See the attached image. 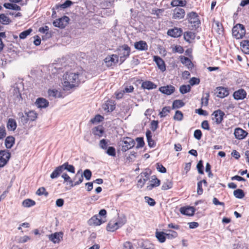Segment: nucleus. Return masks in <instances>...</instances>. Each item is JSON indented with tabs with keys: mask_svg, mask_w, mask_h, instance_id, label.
<instances>
[{
	"mask_svg": "<svg viewBox=\"0 0 249 249\" xmlns=\"http://www.w3.org/2000/svg\"><path fill=\"white\" fill-rule=\"evenodd\" d=\"M106 153L109 156L115 157L116 155V149L113 146H109L107 149Z\"/></svg>",
	"mask_w": 249,
	"mask_h": 249,
	"instance_id": "53",
	"label": "nucleus"
},
{
	"mask_svg": "<svg viewBox=\"0 0 249 249\" xmlns=\"http://www.w3.org/2000/svg\"><path fill=\"white\" fill-rule=\"evenodd\" d=\"M146 137L147 138L148 144L150 147H154L156 145L155 142L152 139V136L151 131L147 130L146 132Z\"/></svg>",
	"mask_w": 249,
	"mask_h": 249,
	"instance_id": "33",
	"label": "nucleus"
},
{
	"mask_svg": "<svg viewBox=\"0 0 249 249\" xmlns=\"http://www.w3.org/2000/svg\"><path fill=\"white\" fill-rule=\"evenodd\" d=\"M21 120L22 122L26 124L28 121H35L38 116V114L34 110H30L28 112H25V115L21 113Z\"/></svg>",
	"mask_w": 249,
	"mask_h": 249,
	"instance_id": "6",
	"label": "nucleus"
},
{
	"mask_svg": "<svg viewBox=\"0 0 249 249\" xmlns=\"http://www.w3.org/2000/svg\"><path fill=\"white\" fill-rule=\"evenodd\" d=\"M105 222V219H104V218H102L101 217L99 218V216L96 214L91 217L88 220V223L89 226H98Z\"/></svg>",
	"mask_w": 249,
	"mask_h": 249,
	"instance_id": "13",
	"label": "nucleus"
},
{
	"mask_svg": "<svg viewBox=\"0 0 249 249\" xmlns=\"http://www.w3.org/2000/svg\"><path fill=\"white\" fill-rule=\"evenodd\" d=\"M215 90L217 96L221 98L227 97L229 94V90L227 88L218 87L216 88Z\"/></svg>",
	"mask_w": 249,
	"mask_h": 249,
	"instance_id": "20",
	"label": "nucleus"
},
{
	"mask_svg": "<svg viewBox=\"0 0 249 249\" xmlns=\"http://www.w3.org/2000/svg\"><path fill=\"white\" fill-rule=\"evenodd\" d=\"M240 47L244 53L249 54V40H242L240 42Z\"/></svg>",
	"mask_w": 249,
	"mask_h": 249,
	"instance_id": "30",
	"label": "nucleus"
},
{
	"mask_svg": "<svg viewBox=\"0 0 249 249\" xmlns=\"http://www.w3.org/2000/svg\"><path fill=\"white\" fill-rule=\"evenodd\" d=\"M124 223L120 221H116L114 220H110L107 224L106 229L108 231L113 232L122 226Z\"/></svg>",
	"mask_w": 249,
	"mask_h": 249,
	"instance_id": "11",
	"label": "nucleus"
},
{
	"mask_svg": "<svg viewBox=\"0 0 249 249\" xmlns=\"http://www.w3.org/2000/svg\"><path fill=\"white\" fill-rule=\"evenodd\" d=\"M15 142V139L13 136H9L5 140V145L7 149L11 148Z\"/></svg>",
	"mask_w": 249,
	"mask_h": 249,
	"instance_id": "32",
	"label": "nucleus"
},
{
	"mask_svg": "<svg viewBox=\"0 0 249 249\" xmlns=\"http://www.w3.org/2000/svg\"><path fill=\"white\" fill-rule=\"evenodd\" d=\"M104 119V117L103 116L100 114H97L93 118L90 120V122L92 124H95L103 121Z\"/></svg>",
	"mask_w": 249,
	"mask_h": 249,
	"instance_id": "44",
	"label": "nucleus"
},
{
	"mask_svg": "<svg viewBox=\"0 0 249 249\" xmlns=\"http://www.w3.org/2000/svg\"><path fill=\"white\" fill-rule=\"evenodd\" d=\"M62 178L64 179L65 182H67L71 187L78 185L82 183L83 181V176L82 175H80L79 172L75 175L73 178V180H76L77 178H78V180L73 182V181L71 178L66 173H63Z\"/></svg>",
	"mask_w": 249,
	"mask_h": 249,
	"instance_id": "2",
	"label": "nucleus"
},
{
	"mask_svg": "<svg viewBox=\"0 0 249 249\" xmlns=\"http://www.w3.org/2000/svg\"><path fill=\"white\" fill-rule=\"evenodd\" d=\"M36 194L38 196H42L44 195L45 196H47L49 195L48 192L46 191V189L43 187L39 188L36 192Z\"/></svg>",
	"mask_w": 249,
	"mask_h": 249,
	"instance_id": "50",
	"label": "nucleus"
},
{
	"mask_svg": "<svg viewBox=\"0 0 249 249\" xmlns=\"http://www.w3.org/2000/svg\"><path fill=\"white\" fill-rule=\"evenodd\" d=\"M60 166L62 167L63 171L64 170H66L71 173L74 174L75 173L74 167L72 165L69 164L68 162H65L63 164Z\"/></svg>",
	"mask_w": 249,
	"mask_h": 249,
	"instance_id": "37",
	"label": "nucleus"
},
{
	"mask_svg": "<svg viewBox=\"0 0 249 249\" xmlns=\"http://www.w3.org/2000/svg\"><path fill=\"white\" fill-rule=\"evenodd\" d=\"M123 142L122 150L124 152H125L132 148L135 144L134 140L132 138L128 137L124 138Z\"/></svg>",
	"mask_w": 249,
	"mask_h": 249,
	"instance_id": "10",
	"label": "nucleus"
},
{
	"mask_svg": "<svg viewBox=\"0 0 249 249\" xmlns=\"http://www.w3.org/2000/svg\"><path fill=\"white\" fill-rule=\"evenodd\" d=\"M69 20V18L65 16L54 20L53 25L56 27L63 29L68 24Z\"/></svg>",
	"mask_w": 249,
	"mask_h": 249,
	"instance_id": "8",
	"label": "nucleus"
},
{
	"mask_svg": "<svg viewBox=\"0 0 249 249\" xmlns=\"http://www.w3.org/2000/svg\"><path fill=\"white\" fill-rule=\"evenodd\" d=\"M108 140L106 139H102L99 142V146L101 148L106 150L107 148Z\"/></svg>",
	"mask_w": 249,
	"mask_h": 249,
	"instance_id": "52",
	"label": "nucleus"
},
{
	"mask_svg": "<svg viewBox=\"0 0 249 249\" xmlns=\"http://www.w3.org/2000/svg\"><path fill=\"white\" fill-rule=\"evenodd\" d=\"M183 114L181 111L179 110H177L175 112V115L174 116V119L175 120L180 121L183 119Z\"/></svg>",
	"mask_w": 249,
	"mask_h": 249,
	"instance_id": "55",
	"label": "nucleus"
},
{
	"mask_svg": "<svg viewBox=\"0 0 249 249\" xmlns=\"http://www.w3.org/2000/svg\"><path fill=\"white\" fill-rule=\"evenodd\" d=\"M121 48H122L123 53H120V56L121 64L123 63L129 56L131 51L130 48L126 44L122 46Z\"/></svg>",
	"mask_w": 249,
	"mask_h": 249,
	"instance_id": "12",
	"label": "nucleus"
},
{
	"mask_svg": "<svg viewBox=\"0 0 249 249\" xmlns=\"http://www.w3.org/2000/svg\"><path fill=\"white\" fill-rule=\"evenodd\" d=\"M233 195L236 198L239 199L243 198L245 196L244 192L240 189L234 190L233 192Z\"/></svg>",
	"mask_w": 249,
	"mask_h": 249,
	"instance_id": "45",
	"label": "nucleus"
},
{
	"mask_svg": "<svg viewBox=\"0 0 249 249\" xmlns=\"http://www.w3.org/2000/svg\"><path fill=\"white\" fill-rule=\"evenodd\" d=\"M191 89V86L189 85H183L179 88V91L182 94H185L190 91Z\"/></svg>",
	"mask_w": 249,
	"mask_h": 249,
	"instance_id": "49",
	"label": "nucleus"
},
{
	"mask_svg": "<svg viewBox=\"0 0 249 249\" xmlns=\"http://www.w3.org/2000/svg\"><path fill=\"white\" fill-rule=\"evenodd\" d=\"M134 47L139 51H146L148 49V45L145 41L141 40L134 43Z\"/></svg>",
	"mask_w": 249,
	"mask_h": 249,
	"instance_id": "27",
	"label": "nucleus"
},
{
	"mask_svg": "<svg viewBox=\"0 0 249 249\" xmlns=\"http://www.w3.org/2000/svg\"><path fill=\"white\" fill-rule=\"evenodd\" d=\"M156 237L160 243H164L166 241V233L163 231H156L155 233Z\"/></svg>",
	"mask_w": 249,
	"mask_h": 249,
	"instance_id": "35",
	"label": "nucleus"
},
{
	"mask_svg": "<svg viewBox=\"0 0 249 249\" xmlns=\"http://www.w3.org/2000/svg\"><path fill=\"white\" fill-rule=\"evenodd\" d=\"M137 142V148H141L144 146V142L142 137H138L136 139Z\"/></svg>",
	"mask_w": 249,
	"mask_h": 249,
	"instance_id": "59",
	"label": "nucleus"
},
{
	"mask_svg": "<svg viewBox=\"0 0 249 249\" xmlns=\"http://www.w3.org/2000/svg\"><path fill=\"white\" fill-rule=\"evenodd\" d=\"M246 33L245 26L240 23H238L234 25L232 29V36L237 39L243 38Z\"/></svg>",
	"mask_w": 249,
	"mask_h": 249,
	"instance_id": "3",
	"label": "nucleus"
},
{
	"mask_svg": "<svg viewBox=\"0 0 249 249\" xmlns=\"http://www.w3.org/2000/svg\"><path fill=\"white\" fill-rule=\"evenodd\" d=\"M6 135V131L4 125L0 126V139H3Z\"/></svg>",
	"mask_w": 249,
	"mask_h": 249,
	"instance_id": "64",
	"label": "nucleus"
},
{
	"mask_svg": "<svg viewBox=\"0 0 249 249\" xmlns=\"http://www.w3.org/2000/svg\"><path fill=\"white\" fill-rule=\"evenodd\" d=\"M156 168L157 170L162 173H165L166 172V169L163 166L162 164L158 162L156 163Z\"/></svg>",
	"mask_w": 249,
	"mask_h": 249,
	"instance_id": "61",
	"label": "nucleus"
},
{
	"mask_svg": "<svg viewBox=\"0 0 249 249\" xmlns=\"http://www.w3.org/2000/svg\"><path fill=\"white\" fill-rule=\"evenodd\" d=\"M32 29L30 28L20 33L19 37L20 39H25L32 32Z\"/></svg>",
	"mask_w": 249,
	"mask_h": 249,
	"instance_id": "54",
	"label": "nucleus"
},
{
	"mask_svg": "<svg viewBox=\"0 0 249 249\" xmlns=\"http://www.w3.org/2000/svg\"><path fill=\"white\" fill-rule=\"evenodd\" d=\"M11 158L10 152L7 150H0V168L4 167Z\"/></svg>",
	"mask_w": 249,
	"mask_h": 249,
	"instance_id": "7",
	"label": "nucleus"
},
{
	"mask_svg": "<svg viewBox=\"0 0 249 249\" xmlns=\"http://www.w3.org/2000/svg\"><path fill=\"white\" fill-rule=\"evenodd\" d=\"M170 112V107H164L162 108V110L159 113V116L160 118L166 117L168 113Z\"/></svg>",
	"mask_w": 249,
	"mask_h": 249,
	"instance_id": "48",
	"label": "nucleus"
},
{
	"mask_svg": "<svg viewBox=\"0 0 249 249\" xmlns=\"http://www.w3.org/2000/svg\"><path fill=\"white\" fill-rule=\"evenodd\" d=\"M142 248V249H155L154 245L149 242H145Z\"/></svg>",
	"mask_w": 249,
	"mask_h": 249,
	"instance_id": "60",
	"label": "nucleus"
},
{
	"mask_svg": "<svg viewBox=\"0 0 249 249\" xmlns=\"http://www.w3.org/2000/svg\"><path fill=\"white\" fill-rule=\"evenodd\" d=\"M119 62V56L113 54L107 55L104 59V62L107 67L115 65Z\"/></svg>",
	"mask_w": 249,
	"mask_h": 249,
	"instance_id": "9",
	"label": "nucleus"
},
{
	"mask_svg": "<svg viewBox=\"0 0 249 249\" xmlns=\"http://www.w3.org/2000/svg\"><path fill=\"white\" fill-rule=\"evenodd\" d=\"M200 83V79L198 78H196V77H192L190 79V80H189V83H190V86H194L195 85H198Z\"/></svg>",
	"mask_w": 249,
	"mask_h": 249,
	"instance_id": "63",
	"label": "nucleus"
},
{
	"mask_svg": "<svg viewBox=\"0 0 249 249\" xmlns=\"http://www.w3.org/2000/svg\"><path fill=\"white\" fill-rule=\"evenodd\" d=\"M72 2L70 0H67L64 3L56 5V9H58L59 7H60L62 9H65L67 7H70L71 5H72Z\"/></svg>",
	"mask_w": 249,
	"mask_h": 249,
	"instance_id": "51",
	"label": "nucleus"
},
{
	"mask_svg": "<svg viewBox=\"0 0 249 249\" xmlns=\"http://www.w3.org/2000/svg\"><path fill=\"white\" fill-rule=\"evenodd\" d=\"M160 180L158 179L155 175L152 176L151 179L149 181V183L146 187L148 190H151L154 188H156L160 185Z\"/></svg>",
	"mask_w": 249,
	"mask_h": 249,
	"instance_id": "19",
	"label": "nucleus"
},
{
	"mask_svg": "<svg viewBox=\"0 0 249 249\" xmlns=\"http://www.w3.org/2000/svg\"><path fill=\"white\" fill-rule=\"evenodd\" d=\"M172 7H185L187 4L186 0H172L171 2Z\"/></svg>",
	"mask_w": 249,
	"mask_h": 249,
	"instance_id": "34",
	"label": "nucleus"
},
{
	"mask_svg": "<svg viewBox=\"0 0 249 249\" xmlns=\"http://www.w3.org/2000/svg\"><path fill=\"white\" fill-rule=\"evenodd\" d=\"M49 28L48 26H45L39 28L38 31L42 34H45L46 38H50L51 37V33L49 32Z\"/></svg>",
	"mask_w": 249,
	"mask_h": 249,
	"instance_id": "42",
	"label": "nucleus"
},
{
	"mask_svg": "<svg viewBox=\"0 0 249 249\" xmlns=\"http://www.w3.org/2000/svg\"><path fill=\"white\" fill-rule=\"evenodd\" d=\"M79 74L78 72L68 71L63 75V87L65 89L69 90L76 86L79 83Z\"/></svg>",
	"mask_w": 249,
	"mask_h": 249,
	"instance_id": "1",
	"label": "nucleus"
},
{
	"mask_svg": "<svg viewBox=\"0 0 249 249\" xmlns=\"http://www.w3.org/2000/svg\"><path fill=\"white\" fill-rule=\"evenodd\" d=\"M234 134L236 139L242 140L247 137L248 133L243 129L238 127L235 129Z\"/></svg>",
	"mask_w": 249,
	"mask_h": 249,
	"instance_id": "23",
	"label": "nucleus"
},
{
	"mask_svg": "<svg viewBox=\"0 0 249 249\" xmlns=\"http://www.w3.org/2000/svg\"><path fill=\"white\" fill-rule=\"evenodd\" d=\"M180 213L187 216H193L195 212V209L194 207L187 206L182 207L179 209Z\"/></svg>",
	"mask_w": 249,
	"mask_h": 249,
	"instance_id": "17",
	"label": "nucleus"
},
{
	"mask_svg": "<svg viewBox=\"0 0 249 249\" xmlns=\"http://www.w3.org/2000/svg\"><path fill=\"white\" fill-rule=\"evenodd\" d=\"M62 232H56L49 236V239L53 243H59L63 238Z\"/></svg>",
	"mask_w": 249,
	"mask_h": 249,
	"instance_id": "22",
	"label": "nucleus"
},
{
	"mask_svg": "<svg viewBox=\"0 0 249 249\" xmlns=\"http://www.w3.org/2000/svg\"><path fill=\"white\" fill-rule=\"evenodd\" d=\"M180 60L181 62L183 64L185 65L188 68H192L193 66V64L190 59L185 56H181L180 57Z\"/></svg>",
	"mask_w": 249,
	"mask_h": 249,
	"instance_id": "40",
	"label": "nucleus"
},
{
	"mask_svg": "<svg viewBox=\"0 0 249 249\" xmlns=\"http://www.w3.org/2000/svg\"><path fill=\"white\" fill-rule=\"evenodd\" d=\"M36 104L38 108H45L49 106V102L43 98H39L36 99Z\"/></svg>",
	"mask_w": 249,
	"mask_h": 249,
	"instance_id": "28",
	"label": "nucleus"
},
{
	"mask_svg": "<svg viewBox=\"0 0 249 249\" xmlns=\"http://www.w3.org/2000/svg\"><path fill=\"white\" fill-rule=\"evenodd\" d=\"M63 172L62 167L61 166H58L56 167L54 170L52 172V173L50 175V177L51 178L53 179L58 178L61 173Z\"/></svg>",
	"mask_w": 249,
	"mask_h": 249,
	"instance_id": "36",
	"label": "nucleus"
},
{
	"mask_svg": "<svg viewBox=\"0 0 249 249\" xmlns=\"http://www.w3.org/2000/svg\"><path fill=\"white\" fill-rule=\"evenodd\" d=\"M92 133L95 136H97L99 138L102 137L105 133V129L103 125H100L94 127L92 129Z\"/></svg>",
	"mask_w": 249,
	"mask_h": 249,
	"instance_id": "26",
	"label": "nucleus"
},
{
	"mask_svg": "<svg viewBox=\"0 0 249 249\" xmlns=\"http://www.w3.org/2000/svg\"><path fill=\"white\" fill-rule=\"evenodd\" d=\"M159 90L164 94L169 95L175 92V88L173 86L169 85L160 87Z\"/></svg>",
	"mask_w": 249,
	"mask_h": 249,
	"instance_id": "24",
	"label": "nucleus"
},
{
	"mask_svg": "<svg viewBox=\"0 0 249 249\" xmlns=\"http://www.w3.org/2000/svg\"><path fill=\"white\" fill-rule=\"evenodd\" d=\"M36 202L31 199H26L22 202V206L24 207H30L35 205Z\"/></svg>",
	"mask_w": 249,
	"mask_h": 249,
	"instance_id": "47",
	"label": "nucleus"
},
{
	"mask_svg": "<svg viewBox=\"0 0 249 249\" xmlns=\"http://www.w3.org/2000/svg\"><path fill=\"white\" fill-rule=\"evenodd\" d=\"M246 91L243 89H240L235 91L233 93V98L236 100H244L247 97Z\"/></svg>",
	"mask_w": 249,
	"mask_h": 249,
	"instance_id": "15",
	"label": "nucleus"
},
{
	"mask_svg": "<svg viewBox=\"0 0 249 249\" xmlns=\"http://www.w3.org/2000/svg\"><path fill=\"white\" fill-rule=\"evenodd\" d=\"M173 181L171 179H167L165 180L161 186L162 190H167L173 187Z\"/></svg>",
	"mask_w": 249,
	"mask_h": 249,
	"instance_id": "38",
	"label": "nucleus"
},
{
	"mask_svg": "<svg viewBox=\"0 0 249 249\" xmlns=\"http://www.w3.org/2000/svg\"><path fill=\"white\" fill-rule=\"evenodd\" d=\"M209 97L210 93L209 92L203 93L201 100V107H207L208 105Z\"/></svg>",
	"mask_w": 249,
	"mask_h": 249,
	"instance_id": "39",
	"label": "nucleus"
},
{
	"mask_svg": "<svg viewBox=\"0 0 249 249\" xmlns=\"http://www.w3.org/2000/svg\"><path fill=\"white\" fill-rule=\"evenodd\" d=\"M225 116V113L220 109L214 111L212 114V120L213 123L218 125L221 124Z\"/></svg>",
	"mask_w": 249,
	"mask_h": 249,
	"instance_id": "5",
	"label": "nucleus"
},
{
	"mask_svg": "<svg viewBox=\"0 0 249 249\" xmlns=\"http://www.w3.org/2000/svg\"><path fill=\"white\" fill-rule=\"evenodd\" d=\"M187 19L192 27H198L200 24L198 14L195 12H191L187 14Z\"/></svg>",
	"mask_w": 249,
	"mask_h": 249,
	"instance_id": "4",
	"label": "nucleus"
},
{
	"mask_svg": "<svg viewBox=\"0 0 249 249\" xmlns=\"http://www.w3.org/2000/svg\"><path fill=\"white\" fill-rule=\"evenodd\" d=\"M170 233H166V236L169 239H172L178 237V233L177 231H169Z\"/></svg>",
	"mask_w": 249,
	"mask_h": 249,
	"instance_id": "56",
	"label": "nucleus"
},
{
	"mask_svg": "<svg viewBox=\"0 0 249 249\" xmlns=\"http://www.w3.org/2000/svg\"><path fill=\"white\" fill-rule=\"evenodd\" d=\"M182 34V30L180 28L174 27L173 29H169L167 34L168 36L174 38H177L180 36Z\"/></svg>",
	"mask_w": 249,
	"mask_h": 249,
	"instance_id": "21",
	"label": "nucleus"
},
{
	"mask_svg": "<svg viewBox=\"0 0 249 249\" xmlns=\"http://www.w3.org/2000/svg\"><path fill=\"white\" fill-rule=\"evenodd\" d=\"M4 7L8 9H12L17 11H20L21 10V7L14 3H5L3 4Z\"/></svg>",
	"mask_w": 249,
	"mask_h": 249,
	"instance_id": "41",
	"label": "nucleus"
},
{
	"mask_svg": "<svg viewBox=\"0 0 249 249\" xmlns=\"http://www.w3.org/2000/svg\"><path fill=\"white\" fill-rule=\"evenodd\" d=\"M116 107V104L114 101L108 100L103 106L104 110L107 112H111Z\"/></svg>",
	"mask_w": 249,
	"mask_h": 249,
	"instance_id": "18",
	"label": "nucleus"
},
{
	"mask_svg": "<svg viewBox=\"0 0 249 249\" xmlns=\"http://www.w3.org/2000/svg\"><path fill=\"white\" fill-rule=\"evenodd\" d=\"M17 127L16 120L13 118H9L7 123V127L9 131H15Z\"/></svg>",
	"mask_w": 249,
	"mask_h": 249,
	"instance_id": "29",
	"label": "nucleus"
},
{
	"mask_svg": "<svg viewBox=\"0 0 249 249\" xmlns=\"http://www.w3.org/2000/svg\"><path fill=\"white\" fill-rule=\"evenodd\" d=\"M141 87L143 89L150 90L156 89L157 86L150 81H145L142 83Z\"/></svg>",
	"mask_w": 249,
	"mask_h": 249,
	"instance_id": "31",
	"label": "nucleus"
},
{
	"mask_svg": "<svg viewBox=\"0 0 249 249\" xmlns=\"http://www.w3.org/2000/svg\"><path fill=\"white\" fill-rule=\"evenodd\" d=\"M144 199H145V201L150 206H155L156 205V201L152 198H151V197H150L149 196H145L144 197Z\"/></svg>",
	"mask_w": 249,
	"mask_h": 249,
	"instance_id": "62",
	"label": "nucleus"
},
{
	"mask_svg": "<svg viewBox=\"0 0 249 249\" xmlns=\"http://www.w3.org/2000/svg\"><path fill=\"white\" fill-rule=\"evenodd\" d=\"M185 105V103L180 100H175L172 105V108H179Z\"/></svg>",
	"mask_w": 249,
	"mask_h": 249,
	"instance_id": "46",
	"label": "nucleus"
},
{
	"mask_svg": "<svg viewBox=\"0 0 249 249\" xmlns=\"http://www.w3.org/2000/svg\"><path fill=\"white\" fill-rule=\"evenodd\" d=\"M11 22V19L9 17L6 16L4 14H1L0 15V23L2 24L7 25L9 24Z\"/></svg>",
	"mask_w": 249,
	"mask_h": 249,
	"instance_id": "43",
	"label": "nucleus"
},
{
	"mask_svg": "<svg viewBox=\"0 0 249 249\" xmlns=\"http://www.w3.org/2000/svg\"><path fill=\"white\" fill-rule=\"evenodd\" d=\"M185 15V10L180 8H176L173 10V18L175 19H180L184 18Z\"/></svg>",
	"mask_w": 249,
	"mask_h": 249,
	"instance_id": "16",
	"label": "nucleus"
},
{
	"mask_svg": "<svg viewBox=\"0 0 249 249\" xmlns=\"http://www.w3.org/2000/svg\"><path fill=\"white\" fill-rule=\"evenodd\" d=\"M153 60L158 66V68L162 71L166 70V66L164 61L159 56H154Z\"/></svg>",
	"mask_w": 249,
	"mask_h": 249,
	"instance_id": "25",
	"label": "nucleus"
},
{
	"mask_svg": "<svg viewBox=\"0 0 249 249\" xmlns=\"http://www.w3.org/2000/svg\"><path fill=\"white\" fill-rule=\"evenodd\" d=\"M196 168L199 174H204L203 161L202 160H199L197 163Z\"/></svg>",
	"mask_w": 249,
	"mask_h": 249,
	"instance_id": "57",
	"label": "nucleus"
},
{
	"mask_svg": "<svg viewBox=\"0 0 249 249\" xmlns=\"http://www.w3.org/2000/svg\"><path fill=\"white\" fill-rule=\"evenodd\" d=\"M149 179L150 174L147 172H142L140 174V178L138 180V186L142 188Z\"/></svg>",
	"mask_w": 249,
	"mask_h": 249,
	"instance_id": "14",
	"label": "nucleus"
},
{
	"mask_svg": "<svg viewBox=\"0 0 249 249\" xmlns=\"http://www.w3.org/2000/svg\"><path fill=\"white\" fill-rule=\"evenodd\" d=\"M184 38L186 41L189 42L191 39L194 38V34L191 32H185Z\"/></svg>",
	"mask_w": 249,
	"mask_h": 249,
	"instance_id": "58",
	"label": "nucleus"
}]
</instances>
